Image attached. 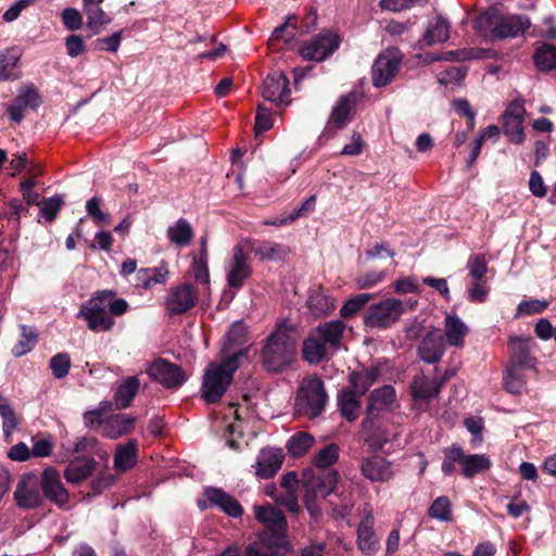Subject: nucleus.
I'll return each instance as SVG.
<instances>
[{
    "label": "nucleus",
    "instance_id": "1",
    "mask_svg": "<svg viewBox=\"0 0 556 556\" xmlns=\"http://www.w3.org/2000/svg\"><path fill=\"white\" fill-rule=\"evenodd\" d=\"M298 340L290 320L277 323L263 343L261 357L265 369L281 372L288 368L296 357Z\"/></svg>",
    "mask_w": 556,
    "mask_h": 556
},
{
    "label": "nucleus",
    "instance_id": "2",
    "mask_svg": "<svg viewBox=\"0 0 556 556\" xmlns=\"http://www.w3.org/2000/svg\"><path fill=\"white\" fill-rule=\"evenodd\" d=\"M344 330L345 324L341 320L317 326L303 342V358L309 364H319L330 350L337 351L340 348Z\"/></svg>",
    "mask_w": 556,
    "mask_h": 556
},
{
    "label": "nucleus",
    "instance_id": "3",
    "mask_svg": "<svg viewBox=\"0 0 556 556\" xmlns=\"http://www.w3.org/2000/svg\"><path fill=\"white\" fill-rule=\"evenodd\" d=\"M242 351L225 357L219 363H211L204 374L202 396L206 403H215L222 399L230 386L235 371L239 368V357Z\"/></svg>",
    "mask_w": 556,
    "mask_h": 556
},
{
    "label": "nucleus",
    "instance_id": "4",
    "mask_svg": "<svg viewBox=\"0 0 556 556\" xmlns=\"http://www.w3.org/2000/svg\"><path fill=\"white\" fill-rule=\"evenodd\" d=\"M324 382L317 376L303 378L296 392L294 409L300 416L313 419L320 415L327 403Z\"/></svg>",
    "mask_w": 556,
    "mask_h": 556
},
{
    "label": "nucleus",
    "instance_id": "5",
    "mask_svg": "<svg viewBox=\"0 0 556 556\" xmlns=\"http://www.w3.org/2000/svg\"><path fill=\"white\" fill-rule=\"evenodd\" d=\"M417 301L403 302L390 298L370 305L365 315L364 324L371 329H387L394 325L401 316L415 307Z\"/></svg>",
    "mask_w": 556,
    "mask_h": 556
},
{
    "label": "nucleus",
    "instance_id": "6",
    "mask_svg": "<svg viewBox=\"0 0 556 556\" xmlns=\"http://www.w3.org/2000/svg\"><path fill=\"white\" fill-rule=\"evenodd\" d=\"M443 455L441 470L445 476L454 473L455 463L460 466L462 472L466 478H472L491 467L489 457L483 454L466 455L463 447L458 444L444 448Z\"/></svg>",
    "mask_w": 556,
    "mask_h": 556
},
{
    "label": "nucleus",
    "instance_id": "7",
    "mask_svg": "<svg viewBox=\"0 0 556 556\" xmlns=\"http://www.w3.org/2000/svg\"><path fill=\"white\" fill-rule=\"evenodd\" d=\"M110 291L96 292L80 308L83 317L92 331H109L114 326V319L109 314Z\"/></svg>",
    "mask_w": 556,
    "mask_h": 556
},
{
    "label": "nucleus",
    "instance_id": "8",
    "mask_svg": "<svg viewBox=\"0 0 556 556\" xmlns=\"http://www.w3.org/2000/svg\"><path fill=\"white\" fill-rule=\"evenodd\" d=\"M476 24L478 27L488 25L492 35L498 39L520 36L531 25L530 20L525 15L496 16L492 14L480 15Z\"/></svg>",
    "mask_w": 556,
    "mask_h": 556
},
{
    "label": "nucleus",
    "instance_id": "9",
    "mask_svg": "<svg viewBox=\"0 0 556 556\" xmlns=\"http://www.w3.org/2000/svg\"><path fill=\"white\" fill-rule=\"evenodd\" d=\"M249 245L241 242L233 247L226 265V279L230 288L240 289L252 275Z\"/></svg>",
    "mask_w": 556,
    "mask_h": 556
},
{
    "label": "nucleus",
    "instance_id": "10",
    "mask_svg": "<svg viewBox=\"0 0 556 556\" xmlns=\"http://www.w3.org/2000/svg\"><path fill=\"white\" fill-rule=\"evenodd\" d=\"M402 62V53L396 48L381 52L372 64V84L375 87L389 85L396 76Z\"/></svg>",
    "mask_w": 556,
    "mask_h": 556
},
{
    "label": "nucleus",
    "instance_id": "11",
    "mask_svg": "<svg viewBox=\"0 0 556 556\" xmlns=\"http://www.w3.org/2000/svg\"><path fill=\"white\" fill-rule=\"evenodd\" d=\"M255 518L271 533L270 543L279 546L285 541L287 520L279 509L270 504L254 506Z\"/></svg>",
    "mask_w": 556,
    "mask_h": 556
},
{
    "label": "nucleus",
    "instance_id": "12",
    "mask_svg": "<svg viewBox=\"0 0 556 556\" xmlns=\"http://www.w3.org/2000/svg\"><path fill=\"white\" fill-rule=\"evenodd\" d=\"M40 479L35 473H26L21 477L14 491V500L20 508L34 509L41 506L43 495L41 494Z\"/></svg>",
    "mask_w": 556,
    "mask_h": 556
},
{
    "label": "nucleus",
    "instance_id": "13",
    "mask_svg": "<svg viewBox=\"0 0 556 556\" xmlns=\"http://www.w3.org/2000/svg\"><path fill=\"white\" fill-rule=\"evenodd\" d=\"M149 376L167 389H178L186 380L184 369L163 358L155 359L147 368Z\"/></svg>",
    "mask_w": 556,
    "mask_h": 556
},
{
    "label": "nucleus",
    "instance_id": "14",
    "mask_svg": "<svg viewBox=\"0 0 556 556\" xmlns=\"http://www.w3.org/2000/svg\"><path fill=\"white\" fill-rule=\"evenodd\" d=\"M340 39L337 35L319 34L303 43L301 55L309 61L320 62L332 54L339 48Z\"/></svg>",
    "mask_w": 556,
    "mask_h": 556
},
{
    "label": "nucleus",
    "instance_id": "15",
    "mask_svg": "<svg viewBox=\"0 0 556 556\" xmlns=\"http://www.w3.org/2000/svg\"><path fill=\"white\" fill-rule=\"evenodd\" d=\"M198 298L199 291L190 283L185 282L169 290L165 306L170 314H182L197 304Z\"/></svg>",
    "mask_w": 556,
    "mask_h": 556
},
{
    "label": "nucleus",
    "instance_id": "16",
    "mask_svg": "<svg viewBox=\"0 0 556 556\" xmlns=\"http://www.w3.org/2000/svg\"><path fill=\"white\" fill-rule=\"evenodd\" d=\"M263 98L276 105L290 104L289 79L282 72H274L267 75L263 84Z\"/></svg>",
    "mask_w": 556,
    "mask_h": 556
},
{
    "label": "nucleus",
    "instance_id": "17",
    "mask_svg": "<svg viewBox=\"0 0 556 556\" xmlns=\"http://www.w3.org/2000/svg\"><path fill=\"white\" fill-rule=\"evenodd\" d=\"M361 472L371 482H388L395 476V468L386 457L371 455L362 460Z\"/></svg>",
    "mask_w": 556,
    "mask_h": 556
},
{
    "label": "nucleus",
    "instance_id": "18",
    "mask_svg": "<svg viewBox=\"0 0 556 556\" xmlns=\"http://www.w3.org/2000/svg\"><path fill=\"white\" fill-rule=\"evenodd\" d=\"M356 103L357 96L355 92L341 96L332 108L327 130L337 131L344 128L352 119Z\"/></svg>",
    "mask_w": 556,
    "mask_h": 556
},
{
    "label": "nucleus",
    "instance_id": "19",
    "mask_svg": "<svg viewBox=\"0 0 556 556\" xmlns=\"http://www.w3.org/2000/svg\"><path fill=\"white\" fill-rule=\"evenodd\" d=\"M40 484L43 495L55 505L62 507L68 503L70 494L61 481L59 471L54 468L48 467L43 470Z\"/></svg>",
    "mask_w": 556,
    "mask_h": 556
},
{
    "label": "nucleus",
    "instance_id": "20",
    "mask_svg": "<svg viewBox=\"0 0 556 556\" xmlns=\"http://www.w3.org/2000/svg\"><path fill=\"white\" fill-rule=\"evenodd\" d=\"M395 405L396 392L392 386L386 384L375 389L368 397L366 407L367 418H378L383 412L391 410Z\"/></svg>",
    "mask_w": 556,
    "mask_h": 556
},
{
    "label": "nucleus",
    "instance_id": "21",
    "mask_svg": "<svg viewBox=\"0 0 556 556\" xmlns=\"http://www.w3.org/2000/svg\"><path fill=\"white\" fill-rule=\"evenodd\" d=\"M445 352V340L440 330L429 331L418 346L419 357L427 364L439 363Z\"/></svg>",
    "mask_w": 556,
    "mask_h": 556
},
{
    "label": "nucleus",
    "instance_id": "22",
    "mask_svg": "<svg viewBox=\"0 0 556 556\" xmlns=\"http://www.w3.org/2000/svg\"><path fill=\"white\" fill-rule=\"evenodd\" d=\"M204 494L211 506L217 507L231 518H239L243 514L240 503L230 494L219 488L208 486Z\"/></svg>",
    "mask_w": 556,
    "mask_h": 556
},
{
    "label": "nucleus",
    "instance_id": "23",
    "mask_svg": "<svg viewBox=\"0 0 556 556\" xmlns=\"http://www.w3.org/2000/svg\"><path fill=\"white\" fill-rule=\"evenodd\" d=\"M283 460V455L280 450L268 447L263 448L256 462V476L262 479H269L276 475L280 469Z\"/></svg>",
    "mask_w": 556,
    "mask_h": 556
},
{
    "label": "nucleus",
    "instance_id": "24",
    "mask_svg": "<svg viewBox=\"0 0 556 556\" xmlns=\"http://www.w3.org/2000/svg\"><path fill=\"white\" fill-rule=\"evenodd\" d=\"M244 244L249 245L250 254L253 253L262 262L282 261L289 254V249L281 243L244 241Z\"/></svg>",
    "mask_w": 556,
    "mask_h": 556
},
{
    "label": "nucleus",
    "instance_id": "25",
    "mask_svg": "<svg viewBox=\"0 0 556 556\" xmlns=\"http://www.w3.org/2000/svg\"><path fill=\"white\" fill-rule=\"evenodd\" d=\"M306 305L315 317H325L336 308L334 300L320 286L311 289Z\"/></svg>",
    "mask_w": 556,
    "mask_h": 556
},
{
    "label": "nucleus",
    "instance_id": "26",
    "mask_svg": "<svg viewBox=\"0 0 556 556\" xmlns=\"http://www.w3.org/2000/svg\"><path fill=\"white\" fill-rule=\"evenodd\" d=\"M96 465L97 462L93 457H76L64 470V478L70 483H79L92 475Z\"/></svg>",
    "mask_w": 556,
    "mask_h": 556
},
{
    "label": "nucleus",
    "instance_id": "27",
    "mask_svg": "<svg viewBox=\"0 0 556 556\" xmlns=\"http://www.w3.org/2000/svg\"><path fill=\"white\" fill-rule=\"evenodd\" d=\"M102 2L103 0H83V11L87 17L86 25L94 34L111 23V17L101 8Z\"/></svg>",
    "mask_w": 556,
    "mask_h": 556
},
{
    "label": "nucleus",
    "instance_id": "28",
    "mask_svg": "<svg viewBox=\"0 0 556 556\" xmlns=\"http://www.w3.org/2000/svg\"><path fill=\"white\" fill-rule=\"evenodd\" d=\"M357 543L365 554H374L379 549V539L374 531V518L368 514L358 525Z\"/></svg>",
    "mask_w": 556,
    "mask_h": 556
},
{
    "label": "nucleus",
    "instance_id": "29",
    "mask_svg": "<svg viewBox=\"0 0 556 556\" xmlns=\"http://www.w3.org/2000/svg\"><path fill=\"white\" fill-rule=\"evenodd\" d=\"M379 376L377 367H363L354 370L349 376V390H354L355 393L363 396L370 387L376 382Z\"/></svg>",
    "mask_w": 556,
    "mask_h": 556
},
{
    "label": "nucleus",
    "instance_id": "30",
    "mask_svg": "<svg viewBox=\"0 0 556 556\" xmlns=\"http://www.w3.org/2000/svg\"><path fill=\"white\" fill-rule=\"evenodd\" d=\"M444 333L446 342L455 348H463L465 337L468 333L467 325L455 315H446L444 320Z\"/></svg>",
    "mask_w": 556,
    "mask_h": 556
},
{
    "label": "nucleus",
    "instance_id": "31",
    "mask_svg": "<svg viewBox=\"0 0 556 556\" xmlns=\"http://www.w3.org/2000/svg\"><path fill=\"white\" fill-rule=\"evenodd\" d=\"M438 378L429 379L424 374L414 377L410 383L412 395L415 400H430L440 392Z\"/></svg>",
    "mask_w": 556,
    "mask_h": 556
},
{
    "label": "nucleus",
    "instance_id": "32",
    "mask_svg": "<svg viewBox=\"0 0 556 556\" xmlns=\"http://www.w3.org/2000/svg\"><path fill=\"white\" fill-rule=\"evenodd\" d=\"M530 341L529 338H510L511 357L508 364H518L529 368L534 367V358L530 355Z\"/></svg>",
    "mask_w": 556,
    "mask_h": 556
},
{
    "label": "nucleus",
    "instance_id": "33",
    "mask_svg": "<svg viewBox=\"0 0 556 556\" xmlns=\"http://www.w3.org/2000/svg\"><path fill=\"white\" fill-rule=\"evenodd\" d=\"M135 419L127 415H114L105 420L102 434L109 439H117L127 434L134 427Z\"/></svg>",
    "mask_w": 556,
    "mask_h": 556
},
{
    "label": "nucleus",
    "instance_id": "34",
    "mask_svg": "<svg viewBox=\"0 0 556 556\" xmlns=\"http://www.w3.org/2000/svg\"><path fill=\"white\" fill-rule=\"evenodd\" d=\"M338 406L341 415L348 421H354L358 418L361 412V395L354 390L345 389L338 395Z\"/></svg>",
    "mask_w": 556,
    "mask_h": 556
},
{
    "label": "nucleus",
    "instance_id": "35",
    "mask_svg": "<svg viewBox=\"0 0 556 556\" xmlns=\"http://www.w3.org/2000/svg\"><path fill=\"white\" fill-rule=\"evenodd\" d=\"M140 387L137 377H127L116 389L114 399L117 408L123 409L130 405Z\"/></svg>",
    "mask_w": 556,
    "mask_h": 556
},
{
    "label": "nucleus",
    "instance_id": "36",
    "mask_svg": "<svg viewBox=\"0 0 556 556\" xmlns=\"http://www.w3.org/2000/svg\"><path fill=\"white\" fill-rule=\"evenodd\" d=\"M315 444V438L305 431H299L290 437L287 451L290 456L298 458L306 454Z\"/></svg>",
    "mask_w": 556,
    "mask_h": 556
},
{
    "label": "nucleus",
    "instance_id": "37",
    "mask_svg": "<svg viewBox=\"0 0 556 556\" xmlns=\"http://www.w3.org/2000/svg\"><path fill=\"white\" fill-rule=\"evenodd\" d=\"M450 36V24L442 16H437L425 31L424 42L426 46H432L446 41Z\"/></svg>",
    "mask_w": 556,
    "mask_h": 556
},
{
    "label": "nucleus",
    "instance_id": "38",
    "mask_svg": "<svg viewBox=\"0 0 556 556\" xmlns=\"http://www.w3.org/2000/svg\"><path fill=\"white\" fill-rule=\"evenodd\" d=\"M138 444L136 441H130L125 445H119L114 456V467L119 471L130 469L137 459Z\"/></svg>",
    "mask_w": 556,
    "mask_h": 556
},
{
    "label": "nucleus",
    "instance_id": "39",
    "mask_svg": "<svg viewBox=\"0 0 556 556\" xmlns=\"http://www.w3.org/2000/svg\"><path fill=\"white\" fill-rule=\"evenodd\" d=\"M529 367L519 366L518 364H508L503 377L505 389L513 394H519L525 387L523 370Z\"/></svg>",
    "mask_w": 556,
    "mask_h": 556
},
{
    "label": "nucleus",
    "instance_id": "40",
    "mask_svg": "<svg viewBox=\"0 0 556 556\" xmlns=\"http://www.w3.org/2000/svg\"><path fill=\"white\" fill-rule=\"evenodd\" d=\"M169 241L178 247H186L193 237V229L187 219L180 218L167 228Z\"/></svg>",
    "mask_w": 556,
    "mask_h": 556
},
{
    "label": "nucleus",
    "instance_id": "41",
    "mask_svg": "<svg viewBox=\"0 0 556 556\" xmlns=\"http://www.w3.org/2000/svg\"><path fill=\"white\" fill-rule=\"evenodd\" d=\"M316 203V197L311 195L307 198L301 206L292 210V212L288 214H283L280 218H277L271 222H266L267 225H274V226H283L293 223L296 218L305 217L309 213H312L315 208Z\"/></svg>",
    "mask_w": 556,
    "mask_h": 556
},
{
    "label": "nucleus",
    "instance_id": "42",
    "mask_svg": "<svg viewBox=\"0 0 556 556\" xmlns=\"http://www.w3.org/2000/svg\"><path fill=\"white\" fill-rule=\"evenodd\" d=\"M340 447L336 443H330L317 451L312 459L313 465L318 469H327L339 459Z\"/></svg>",
    "mask_w": 556,
    "mask_h": 556
},
{
    "label": "nucleus",
    "instance_id": "43",
    "mask_svg": "<svg viewBox=\"0 0 556 556\" xmlns=\"http://www.w3.org/2000/svg\"><path fill=\"white\" fill-rule=\"evenodd\" d=\"M534 63L538 68L548 71L556 67V47L544 43L534 53Z\"/></svg>",
    "mask_w": 556,
    "mask_h": 556
},
{
    "label": "nucleus",
    "instance_id": "44",
    "mask_svg": "<svg viewBox=\"0 0 556 556\" xmlns=\"http://www.w3.org/2000/svg\"><path fill=\"white\" fill-rule=\"evenodd\" d=\"M21 58L17 49L12 48L0 52V80L13 78V71Z\"/></svg>",
    "mask_w": 556,
    "mask_h": 556
},
{
    "label": "nucleus",
    "instance_id": "45",
    "mask_svg": "<svg viewBox=\"0 0 556 556\" xmlns=\"http://www.w3.org/2000/svg\"><path fill=\"white\" fill-rule=\"evenodd\" d=\"M313 479L318 491L323 493L324 497H327L336 489L339 481V473L334 469H328L316 477L313 472Z\"/></svg>",
    "mask_w": 556,
    "mask_h": 556
},
{
    "label": "nucleus",
    "instance_id": "46",
    "mask_svg": "<svg viewBox=\"0 0 556 556\" xmlns=\"http://www.w3.org/2000/svg\"><path fill=\"white\" fill-rule=\"evenodd\" d=\"M372 299L371 293H359L349 299L340 309L341 317L345 319L353 317Z\"/></svg>",
    "mask_w": 556,
    "mask_h": 556
},
{
    "label": "nucleus",
    "instance_id": "47",
    "mask_svg": "<svg viewBox=\"0 0 556 556\" xmlns=\"http://www.w3.org/2000/svg\"><path fill=\"white\" fill-rule=\"evenodd\" d=\"M37 342V334L31 328L27 326L21 327V339L12 349V353L15 356H23L26 353L30 352Z\"/></svg>",
    "mask_w": 556,
    "mask_h": 556
},
{
    "label": "nucleus",
    "instance_id": "48",
    "mask_svg": "<svg viewBox=\"0 0 556 556\" xmlns=\"http://www.w3.org/2000/svg\"><path fill=\"white\" fill-rule=\"evenodd\" d=\"M428 514L431 518L440 521L452 520L451 501L446 496H439L429 507Z\"/></svg>",
    "mask_w": 556,
    "mask_h": 556
},
{
    "label": "nucleus",
    "instance_id": "49",
    "mask_svg": "<svg viewBox=\"0 0 556 556\" xmlns=\"http://www.w3.org/2000/svg\"><path fill=\"white\" fill-rule=\"evenodd\" d=\"M523 119L503 118L504 134L514 143L520 144L525 140Z\"/></svg>",
    "mask_w": 556,
    "mask_h": 556
},
{
    "label": "nucleus",
    "instance_id": "50",
    "mask_svg": "<svg viewBox=\"0 0 556 556\" xmlns=\"http://www.w3.org/2000/svg\"><path fill=\"white\" fill-rule=\"evenodd\" d=\"M467 268L471 278L479 282L488 271V261L483 254L470 255L467 262Z\"/></svg>",
    "mask_w": 556,
    "mask_h": 556
},
{
    "label": "nucleus",
    "instance_id": "51",
    "mask_svg": "<svg viewBox=\"0 0 556 556\" xmlns=\"http://www.w3.org/2000/svg\"><path fill=\"white\" fill-rule=\"evenodd\" d=\"M50 368L56 379H62L68 375L71 368V357L67 353H58L50 359Z\"/></svg>",
    "mask_w": 556,
    "mask_h": 556
},
{
    "label": "nucleus",
    "instance_id": "52",
    "mask_svg": "<svg viewBox=\"0 0 556 556\" xmlns=\"http://www.w3.org/2000/svg\"><path fill=\"white\" fill-rule=\"evenodd\" d=\"M0 416L3 418V431L9 435L17 426L12 407L7 399L0 396Z\"/></svg>",
    "mask_w": 556,
    "mask_h": 556
},
{
    "label": "nucleus",
    "instance_id": "53",
    "mask_svg": "<svg viewBox=\"0 0 556 556\" xmlns=\"http://www.w3.org/2000/svg\"><path fill=\"white\" fill-rule=\"evenodd\" d=\"M41 214L48 219L53 220L58 215L59 211L63 205V199L61 195H54L48 199H43L40 203Z\"/></svg>",
    "mask_w": 556,
    "mask_h": 556
},
{
    "label": "nucleus",
    "instance_id": "54",
    "mask_svg": "<svg viewBox=\"0 0 556 556\" xmlns=\"http://www.w3.org/2000/svg\"><path fill=\"white\" fill-rule=\"evenodd\" d=\"M15 101H17L24 109H37L40 105V97L34 87H25L21 89Z\"/></svg>",
    "mask_w": 556,
    "mask_h": 556
},
{
    "label": "nucleus",
    "instance_id": "55",
    "mask_svg": "<svg viewBox=\"0 0 556 556\" xmlns=\"http://www.w3.org/2000/svg\"><path fill=\"white\" fill-rule=\"evenodd\" d=\"M302 484H303V501L304 505H307V501L317 502L316 501V488L315 481L313 479V469L307 468L302 473Z\"/></svg>",
    "mask_w": 556,
    "mask_h": 556
},
{
    "label": "nucleus",
    "instance_id": "56",
    "mask_svg": "<svg viewBox=\"0 0 556 556\" xmlns=\"http://www.w3.org/2000/svg\"><path fill=\"white\" fill-rule=\"evenodd\" d=\"M192 274L197 282L201 283L204 288H208L210 273L206 258L199 257L193 260Z\"/></svg>",
    "mask_w": 556,
    "mask_h": 556
},
{
    "label": "nucleus",
    "instance_id": "57",
    "mask_svg": "<svg viewBox=\"0 0 556 556\" xmlns=\"http://www.w3.org/2000/svg\"><path fill=\"white\" fill-rule=\"evenodd\" d=\"M111 406L110 403H102L100 407L87 410L84 414V424L87 428H96L98 426H103L105 420H103V415L105 414L106 409H109Z\"/></svg>",
    "mask_w": 556,
    "mask_h": 556
},
{
    "label": "nucleus",
    "instance_id": "58",
    "mask_svg": "<svg viewBox=\"0 0 556 556\" xmlns=\"http://www.w3.org/2000/svg\"><path fill=\"white\" fill-rule=\"evenodd\" d=\"M294 20V15H289L286 23L273 31L271 40L282 39L285 43L290 42L294 38L295 24L292 23Z\"/></svg>",
    "mask_w": 556,
    "mask_h": 556
},
{
    "label": "nucleus",
    "instance_id": "59",
    "mask_svg": "<svg viewBox=\"0 0 556 556\" xmlns=\"http://www.w3.org/2000/svg\"><path fill=\"white\" fill-rule=\"evenodd\" d=\"M384 271L370 270L355 278V285L358 289H369L384 279Z\"/></svg>",
    "mask_w": 556,
    "mask_h": 556
},
{
    "label": "nucleus",
    "instance_id": "60",
    "mask_svg": "<svg viewBox=\"0 0 556 556\" xmlns=\"http://www.w3.org/2000/svg\"><path fill=\"white\" fill-rule=\"evenodd\" d=\"M61 17L64 26L68 30H77L83 26V15L77 9H64L61 13Z\"/></svg>",
    "mask_w": 556,
    "mask_h": 556
},
{
    "label": "nucleus",
    "instance_id": "61",
    "mask_svg": "<svg viewBox=\"0 0 556 556\" xmlns=\"http://www.w3.org/2000/svg\"><path fill=\"white\" fill-rule=\"evenodd\" d=\"M548 306L545 300H528L522 301L517 306L518 315H533L542 313Z\"/></svg>",
    "mask_w": 556,
    "mask_h": 556
},
{
    "label": "nucleus",
    "instance_id": "62",
    "mask_svg": "<svg viewBox=\"0 0 556 556\" xmlns=\"http://www.w3.org/2000/svg\"><path fill=\"white\" fill-rule=\"evenodd\" d=\"M102 200L100 198L93 197L86 203L87 214L97 223L102 224L108 222V214L101 211Z\"/></svg>",
    "mask_w": 556,
    "mask_h": 556
},
{
    "label": "nucleus",
    "instance_id": "63",
    "mask_svg": "<svg viewBox=\"0 0 556 556\" xmlns=\"http://www.w3.org/2000/svg\"><path fill=\"white\" fill-rule=\"evenodd\" d=\"M271 126L273 121L270 111L262 105H258L254 126L256 135L270 129Z\"/></svg>",
    "mask_w": 556,
    "mask_h": 556
},
{
    "label": "nucleus",
    "instance_id": "64",
    "mask_svg": "<svg viewBox=\"0 0 556 556\" xmlns=\"http://www.w3.org/2000/svg\"><path fill=\"white\" fill-rule=\"evenodd\" d=\"M245 556H276V552L262 539L248 545Z\"/></svg>",
    "mask_w": 556,
    "mask_h": 556
}]
</instances>
